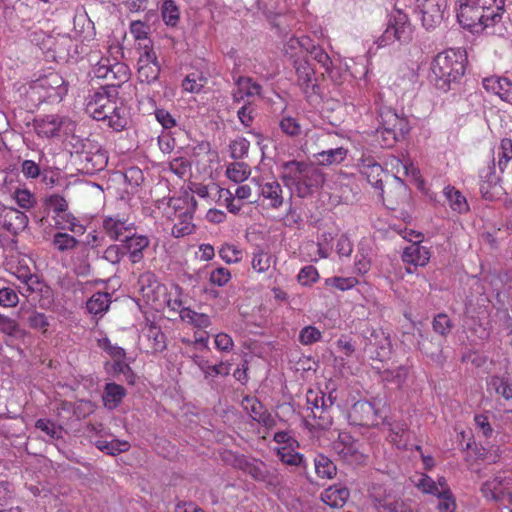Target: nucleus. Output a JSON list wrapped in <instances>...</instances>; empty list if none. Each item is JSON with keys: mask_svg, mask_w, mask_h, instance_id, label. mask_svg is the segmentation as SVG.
<instances>
[{"mask_svg": "<svg viewBox=\"0 0 512 512\" xmlns=\"http://www.w3.org/2000/svg\"><path fill=\"white\" fill-rule=\"evenodd\" d=\"M504 0H458L456 15L459 24L472 32L492 28V34H501L495 27L501 22Z\"/></svg>", "mask_w": 512, "mask_h": 512, "instance_id": "f257e3e1", "label": "nucleus"}, {"mask_svg": "<svg viewBox=\"0 0 512 512\" xmlns=\"http://www.w3.org/2000/svg\"><path fill=\"white\" fill-rule=\"evenodd\" d=\"M283 178L288 185L295 188L300 198H306L316 193L324 184L325 176L313 164L302 161H288L283 164Z\"/></svg>", "mask_w": 512, "mask_h": 512, "instance_id": "f03ea898", "label": "nucleus"}, {"mask_svg": "<svg viewBox=\"0 0 512 512\" xmlns=\"http://www.w3.org/2000/svg\"><path fill=\"white\" fill-rule=\"evenodd\" d=\"M466 57L461 51L446 50L438 53L430 65V80L444 91L452 82L464 75Z\"/></svg>", "mask_w": 512, "mask_h": 512, "instance_id": "7ed1b4c3", "label": "nucleus"}, {"mask_svg": "<svg viewBox=\"0 0 512 512\" xmlns=\"http://www.w3.org/2000/svg\"><path fill=\"white\" fill-rule=\"evenodd\" d=\"M512 472H499L481 486L482 495L495 502L512 503Z\"/></svg>", "mask_w": 512, "mask_h": 512, "instance_id": "20e7f679", "label": "nucleus"}, {"mask_svg": "<svg viewBox=\"0 0 512 512\" xmlns=\"http://www.w3.org/2000/svg\"><path fill=\"white\" fill-rule=\"evenodd\" d=\"M138 290L143 300L153 309H160L165 304L166 287L161 284L156 275L145 271L138 278Z\"/></svg>", "mask_w": 512, "mask_h": 512, "instance_id": "39448f33", "label": "nucleus"}, {"mask_svg": "<svg viewBox=\"0 0 512 512\" xmlns=\"http://www.w3.org/2000/svg\"><path fill=\"white\" fill-rule=\"evenodd\" d=\"M236 465L254 480L265 482L267 485L278 486L283 482L282 476L277 469L267 467L260 460L240 457L236 459Z\"/></svg>", "mask_w": 512, "mask_h": 512, "instance_id": "423d86ee", "label": "nucleus"}, {"mask_svg": "<svg viewBox=\"0 0 512 512\" xmlns=\"http://www.w3.org/2000/svg\"><path fill=\"white\" fill-rule=\"evenodd\" d=\"M411 35L412 27L407 14L399 9H394L390 14L388 26L379 40V45L384 46L394 40L407 42Z\"/></svg>", "mask_w": 512, "mask_h": 512, "instance_id": "0eeeda50", "label": "nucleus"}, {"mask_svg": "<svg viewBox=\"0 0 512 512\" xmlns=\"http://www.w3.org/2000/svg\"><path fill=\"white\" fill-rule=\"evenodd\" d=\"M170 206L175 209L176 223L172 228V235L174 237H184L190 235L194 231L193 211L196 206V201L191 198L190 202L184 200H171Z\"/></svg>", "mask_w": 512, "mask_h": 512, "instance_id": "6e6552de", "label": "nucleus"}, {"mask_svg": "<svg viewBox=\"0 0 512 512\" xmlns=\"http://www.w3.org/2000/svg\"><path fill=\"white\" fill-rule=\"evenodd\" d=\"M333 451L348 463H362L365 453L362 444L347 432H340L332 443Z\"/></svg>", "mask_w": 512, "mask_h": 512, "instance_id": "1a4fd4ad", "label": "nucleus"}, {"mask_svg": "<svg viewBox=\"0 0 512 512\" xmlns=\"http://www.w3.org/2000/svg\"><path fill=\"white\" fill-rule=\"evenodd\" d=\"M422 14V24L426 29H433L444 20L448 0H417Z\"/></svg>", "mask_w": 512, "mask_h": 512, "instance_id": "9d476101", "label": "nucleus"}, {"mask_svg": "<svg viewBox=\"0 0 512 512\" xmlns=\"http://www.w3.org/2000/svg\"><path fill=\"white\" fill-rule=\"evenodd\" d=\"M117 98L114 88H102L89 95L86 103V112L95 120L103 118L104 111L109 110L112 102ZM106 115H104L105 117Z\"/></svg>", "mask_w": 512, "mask_h": 512, "instance_id": "9b49d317", "label": "nucleus"}, {"mask_svg": "<svg viewBox=\"0 0 512 512\" xmlns=\"http://www.w3.org/2000/svg\"><path fill=\"white\" fill-rule=\"evenodd\" d=\"M160 65L155 52L145 47L138 59V79L143 83H151L158 79Z\"/></svg>", "mask_w": 512, "mask_h": 512, "instance_id": "f8f14e48", "label": "nucleus"}, {"mask_svg": "<svg viewBox=\"0 0 512 512\" xmlns=\"http://www.w3.org/2000/svg\"><path fill=\"white\" fill-rule=\"evenodd\" d=\"M103 229L111 240H125L134 230V223L120 215L108 216L103 220Z\"/></svg>", "mask_w": 512, "mask_h": 512, "instance_id": "ddd939ff", "label": "nucleus"}, {"mask_svg": "<svg viewBox=\"0 0 512 512\" xmlns=\"http://www.w3.org/2000/svg\"><path fill=\"white\" fill-rule=\"evenodd\" d=\"M100 121L106 123V125L114 131L124 130L129 123V114L126 106L119 101L117 98L112 102L109 110L104 111Z\"/></svg>", "mask_w": 512, "mask_h": 512, "instance_id": "4468645a", "label": "nucleus"}, {"mask_svg": "<svg viewBox=\"0 0 512 512\" xmlns=\"http://www.w3.org/2000/svg\"><path fill=\"white\" fill-rule=\"evenodd\" d=\"M259 189V194L269 201V206L273 209L280 208L284 203L283 189L276 180L261 181L259 178L251 179Z\"/></svg>", "mask_w": 512, "mask_h": 512, "instance_id": "2eb2a0df", "label": "nucleus"}, {"mask_svg": "<svg viewBox=\"0 0 512 512\" xmlns=\"http://www.w3.org/2000/svg\"><path fill=\"white\" fill-rule=\"evenodd\" d=\"M377 418V410L374 405L366 400H359L349 411V421L353 425H373Z\"/></svg>", "mask_w": 512, "mask_h": 512, "instance_id": "dca6fc26", "label": "nucleus"}, {"mask_svg": "<svg viewBox=\"0 0 512 512\" xmlns=\"http://www.w3.org/2000/svg\"><path fill=\"white\" fill-rule=\"evenodd\" d=\"M307 410L310 411L311 416L318 418L322 422L318 425L322 428H327L331 425L329 416H326L328 405L322 392L309 390L306 394Z\"/></svg>", "mask_w": 512, "mask_h": 512, "instance_id": "f3484780", "label": "nucleus"}, {"mask_svg": "<svg viewBox=\"0 0 512 512\" xmlns=\"http://www.w3.org/2000/svg\"><path fill=\"white\" fill-rule=\"evenodd\" d=\"M297 76V83L304 93H314L317 88V79L315 77V70L311 64L303 60H295L293 64Z\"/></svg>", "mask_w": 512, "mask_h": 512, "instance_id": "a211bd4d", "label": "nucleus"}, {"mask_svg": "<svg viewBox=\"0 0 512 512\" xmlns=\"http://www.w3.org/2000/svg\"><path fill=\"white\" fill-rule=\"evenodd\" d=\"M310 48L311 49L308 50V53L324 69L328 77L333 82L340 83L342 74L339 68L336 67L335 63L331 60L330 56L326 53V51L322 47L314 45L313 41L311 42Z\"/></svg>", "mask_w": 512, "mask_h": 512, "instance_id": "6ab92c4d", "label": "nucleus"}, {"mask_svg": "<svg viewBox=\"0 0 512 512\" xmlns=\"http://www.w3.org/2000/svg\"><path fill=\"white\" fill-rule=\"evenodd\" d=\"M27 215L15 208H5L0 215V223L9 232L18 234L28 225Z\"/></svg>", "mask_w": 512, "mask_h": 512, "instance_id": "aec40b11", "label": "nucleus"}, {"mask_svg": "<svg viewBox=\"0 0 512 512\" xmlns=\"http://www.w3.org/2000/svg\"><path fill=\"white\" fill-rule=\"evenodd\" d=\"M96 78L112 80L119 78L120 81L127 79V67L122 63L111 64L109 59H101L93 68Z\"/></svg>", "mask_w": 512, "mask_h": 512, "instance_id": "412c9836", "label": "nucleus"}, {"mask_svg": "<svg viewBox=\"0 0 512 512\" xmlns=\"http://www.w3.org/2000/svg\"><path fill=\"white\" fill-rule=\"evenodd\" d=\"M483 87L503 101L512 104V81L509 79L499 76L487 77L483 79Z\"/></svg>", "mask_w": 512, "mask_h": 512, "instance_id": "4be33fe9", "label": "nucleus"}, {"mask_svg": "<svg viewBox=\"0 0 512 512\" xmlns=\"http://www.w3.org/2000/svg\"><path fill=\"white\" fill-rule=\"evenodd\" d=\"M311 42L308 36H291L284 42L283 53L294 64L295 60H302L301 56L308 53Z\"/></svg>", "mask_w": 512, "mask_h": 512, "instance_id": "5701e85b", "label": "nucleus"}, {"mask_svg": "<svg viewBox=\"0 0 512 512\" xmlns=\"http://www.w3.org/2000/svg\"><path fill=\"white\" fill-rule=\"evenodd\" d=\"M124 249L132 263H139L143 259V251L148 248L150 240L145 235L130 234L124 240Z\"/></svg>", "mask_w": 512, "mask_h": 512, "instance_id": "b1692460", "label": "nucleus"}, {"mask_svg": "<svg viewBox=\"0 0 512 512\" xmlns=\"http://www.w3.org/2000/svg\"><path fill=\"white\" fill-rule=\"evenodd\" d=\"M349 497V489L342 484L332 485L321 493V500L331 508H342Z\"/></svg>", "mask_w": 512, "mask_h": 512, "instance_id": "393cba45", "label": "nucleus"}, {"mask_svg": "<svg viewBox=\"0 0 512 512\" xmlns=\"http://www.w3.org/2000/svg\"><path fill=\"white\" fill-rule=\"evenodd\" d=\"M65 118L58 115H46L35 121L36 133L41 137L51 138L58 134Z\"/></svg>", "mask_w": 512, "mask_h": 512, "instance_id": "a878e982", "label": "nucleus"}, {"mask_svg": "<svg viewBox=\"0 0 512 512\" xmlns=\"http://www.w3.org/2000/svg\"><path fill=\"white\" fill-rule=\"evenodd\" d=\"M404 263L414 266H425L430 260V252L428 248L421 246L419 243H412L407 246L402 254Z\"/></svg>", "mask_w": 512, "mask_h": 512, "instance_id": "bb28decb", "label": "nucleus"}, {"mask_svg": "<svg viewBox=\"0 0 512 512\" xmlns=\"http://www.w3.org/2000/svg\"><path fill=\"white\" fill-rule=\"evenodd\" d=\"M54 226L59 230H68L75 235H83L85 226L68 210L53 216Z\"/></svg>", "mask_w": 512, "mask_h": 512, "instance_id": "cd10ccee", "label": "nucleus"}, {"mask_svg": "<svg viewBox=\"0 0 512 512\" xmlns=\"http://www.w3.org/2000/svg\"><path fill=\"white\" fill-rule=\"evenodd\" d=\"M360 173L375 188L383 191L382 175L384 173L380 164L372 159L363 160L360 164Z\"/></svg>", "mask_w": 512, "mask_h": 512, "instance_id": "c85d7f7f", "label": "nucleus"}, {"mask_svg": "<svg viewBox=\"0 0 512 512\" xmlns=\"http://www.w3.org/2000/svg\"><path fill=\"white\" fill-rule=\"evenodd\" d=\"M143 338L146 340L147 351L151 353L161 352L166 348L165 335L159 327L147 325L143 330Z\"/></svg>", "mask_w": 512, "mask_h": 512, "instance_id": "c756f323", "label": "nucleus"}, {"mask_svg": "<svg viewBox=\"0 0 512 512\" xmlns=\"http://www.w3.org/2000/svg\"><path fill=\"white\" fill-rule=\"evenodd\" d=\"M381 127L388 130H394L397 134L406 135L410 126L406 118L399 117L397 113L392 110H386L381 113Z\"/></svg>", "mask_w": 512, "mask_h": 512, "instance_id": "7c9ffc66", "label": "nucleus"}, {"mask_svg": "<svg viewBox=\"0 0 512 512\" xmlns=\"http://www.w3.org/2000/svg\"><path fill=\"white\" fill-rule=\"evenodd\" d=\"M193 363L201 370L206 379L215 378L217 376H226L229 374V365L224 362L211 365L208 360L201 356L193 355L191 357Z\"/></svg>", "mask_w": 512, "mask_h": 512, "instance_id": "2f4dec72", "label": "nucleus"}, {"mask_svg": "<svg viewBox=\"0 0 512 512\" xmlns=\"http://www.w3.org/2000/svg\"><path fill=\"white\" fill-rule=\"evenodd\" d=\"M480 192L486 199H492L499 193L498 176L493 168L488 167L480 174Z\"/></svg>", "mask_w": 512, "mask_h": 512, "instance_id": "473e14b6", "label": "nucleus"}, {"mask_svg": "<svg viewBox=\"0 0 512 512\" xmlns=\"http://www.w3.org/2000/svg\"><path fill=\"white\" fill-rule=\"evenodd\" d=\"M126 394V389L122 385L107 383L102 395L104 407L109 410L117 408Z\"/></svg>", "mask_w": 512, "mask_h": 512, "instance_id": "72a5a7b5", "label": "nucleus"}, {"mask_svg": "<svg viewBox=\"0 0 512 512\" xmlns=\"http://www.w3.org/2000/svg\"><path fill=\"white\" fill-rule=\"evenodd\" d=\"M261 86L253 82L249 77H239L236 81V86L233 91V99L235 102L244 100L245 97H252L259 95Z\"/></svg>", "mask_w": 512, "mask_h": 512, "instance_id": "f704fd0d", "label": "nucleus"}, {"mask_svg": "<svg viewBox=\"0 0 512 512\" xmlns=\"http://www.w3.org/2000/svg\"><path fill=\"white\" fill-rule=\"evenodd\" d=\"M348 154V150L343 147L323 150L314 154V158L319 165L329 166L342 163Z\"/></svg>", "mask_w": 512, "mask_h": 512, "instance_id": "c9c22d12", "label": "nucleus"}, {"mask_svg": "<svg viewBox=\"0 0 512 512\" xmlns=\"http://www.w3.org/2000/svg\"><path fill=\"white\" fill-rule=\"evenodd\" d=\"M110 303L109 293L97 292L87 301L86 308L90 314L102 317L107 312Z\"/></svg>", "mask_w": 512, "mask_h": 512, "instance_id": "e433bc0d", "label": "nucleus"}, {"mask_svg": "<svg viewBox=\"0 0 512 512\" xmlns=\"http://www.w3.org/2000/svg\"><path fill=\"white\" fill-rule=\"evenodd\" d=\"M444 196L450 208L457 213H466L469 210V205L466 197L455 187L447 186L444 188Z\"/></svg>", "mask_w": 512, "mask_h": 512, "instance_id": "4c0bfd02", "label": "nucleus"}, {"mask_svg": "<svg viewBox=\"0 0 512 512\" xmlns=\"http://www.w3.org/2000/svg\"><path fill=\"white\" fill-rule=\"evenodd\" d=\"M315 472L318 477L323 479H332L336 476L337 467L327 456L318 454L314 458Z\"/></svg>", "mask_w": 512, "mask_h": 512, "instance_id": "58836bf2", "label": "nucleus"}, {"mask_svg": "<svg viewBox=\"0 0 512 512\" xmlns=\"http://www.w3.org/2000/svg\"><path fill=\"white\" fill-rule=\"evenodd\" d=\"M250 174V167L244 162H232L226 168V176L235 183L244 182Z\"/></svg>", "mask_w": 512, "mask_h": 512, "instance_id": "ea45409f", "label": "nucleus"}, {"mask_svg": "<svg viewBox=\"0 0 512 512\" xmlns=\"http://www.w3.org/2000/svg\"><path fill=\"white\" fill-rule=\"evenodd\" d=\"M181 319L199 329L208 328L212 324L209 315L198 313L190 308L181 311Z\"/></svg>", "mask_w": 512, "mask_h": 512, "instance_id": "a19ab883", "label": "nucleus"}, {"mask_svg": "<svg viewBox=\"0 0 512 512\" xmlns=\"http://www.w3.org/2000/svg\"><path fill=\"white\" fill-rule=\"evenodd\" d=\"M95 445L99 450L113 456L122 452H126L130 448V444L127 441L119 439H112L110 441L97 440Z\"/></svg>", "mask_w": 512, "mask_h": 512, "instance_id": "79ce46f5", "label": "nucleus"}, {"mask_svg": "<svg viewBox=\"0 0 512 512\" xmlns=\"http://www.w3.org/2000/svg\"><path fill=\"white\" fill-rule=\"evenodd\" d=\"M277 455L279 456L280 460L286 465L306 467L304 456L296 452L290 446H282L278 448Z\"/></svg>", "mask_w": 512, "mask_h": 512, "instance_id": "37998d69", "label": "nucleus"}, {"mask_svg": "<svg viewBox=\"0 0 512 512\" xmlns=\"http://www.w3.org/2000/svg\"><path fill=\"white\" fill-rule=\"evenodd\" d=\"M78 240L67 233L57 232L52 239V245L59 252H67L75 249L78 245Z\"/></svg>", "mask_w": 512, "mask_h": 512, "instance_id": "c03bdc74", "label": "nucleus"}, {"mask_svg": "<svg viewBox=\"0 0 512 512\" xmlns=\"http://www.w3.org/2000/svg\"><path fill=\"white\" fill-rule=\"evenodd\" d=\"M12 198L16 201L17 205L24 209L30 210L36 205L35 195L27 188H17L12 193Z\"/></svg>", "mask_w": 512, "mask_h": 512, "instance_id": "a18cd8bd", "label": "nucleus"}, {"mask_svg": "<svg viewBox=\"0 0 512 512\" xmlns=\"http://www.w3.org/2000/svg\"><path fill=\"white\" fill-rule=\"evenodd\" d=\"M376 506L380 512H413L410 507L400 499L385 498L377 500Z\"/></svg>", "mask_w": 512, "mask_h": 512, "instance_id": "49530a36", "label": "nucleus"}, {"mask_svg": "<svg viewBox=\"0 0 512 512\" xmlns=\"http://www.w3.org/2000/svg\"><path fill=\"white\" fill-rule=\"evenodd\" d=\"M272 256L269 252L262 249H257L253 253L252 268L257 273H265L271 267Z\"/></svg>", "mask_w": 512, "mask_h": 512, "instance_id": "de8ad7c7", "label": "nucleus"}, {"mask_svg": "<svg viewBox=\"0 0 512 512\" xmlns=\"http://www.w3.org/2000/svg\"><path fill=\"white\" fill-rule=\"evenodd\" d=\"M488 390L495 391L501 395L506 401L512 400V384H507L504 379L493 376L487 382Z\"/></svg>", "mask_w": 512, "mask_h": 512, "instance_id": "09e8293b", "label": "nucleus"}, {"mask_svg": "<svg viewBox=\"0 0 512 512\" xmlns=\"http://www.w3.org/2000/svg\"><path fill=\"white\" fill-rule=\"evenodd\" d=\"M512 160V140L504 138L500 142L497 151V163L499 169L503 172L507 164Z\"/></svg>", "mask_w": 512, "mask_h": 512, "instance_id": "8fccbe9b", "label": "nucleus"}, {"mask_svg": "<svg viewBox=\"0 0 512 512\" xmlns=\"http://www.w3.org/2000/svg\"><path fill=\"white\" fill-rule=\"evenodd\" d=\"M250 142L244 137H237L229 144L230 156L233 159H243L248 155Z\"/></svg>", "mask_w": 512, "mask_h": 512, "instance_id": "3c124183", "label": "nucleus"}, {"mask_svg": "<svg viewBox=\"0 0 512 512\" xmlns=\"http://www.w3.org/2000/svg\"><path fill=\"white\" fill-rule=\"evenodd\" d=\"M219 255L228 264L238 263L242 260L243 252L237 246L224 244L219 250Z\"/></svg>", "mask_w": 512, "mask_h": 512, "instance_id": "603ef678", "label": "nucleus"}, {"mask_svg": "<svg viewBox=\"0 0 512 512\" xmlns=\"http://www.w3.org/2000/svg\"><path fill=\"white\" fill-rule=\"evenodd\" d=\"M279 126L281 131L290 137H297L302 132L300 123L292 116H283L280 120Z\"/></svg>", "mask_w": 512, "mask_h": 512, "instance_id": "864d4df0", "label": "nucleus"}, {"mask_svg": "<svg viewBox=\"0 0 512 512\" xmlns=\"http://www.w3.org/2000/svg\"><path fill=\"white\" fill-rule=\"evenodd\" d=\"M35 427L44 432L50 439H59L62 437V428L48 419H38Z\"/></svg>", "mask_w": 512, "mask_h": 512, "instance_id": "5fc2aeb1", "label": "nucleus"}, {"mask_svg": "<svg viewBox=\"0 0 512 512\" xmlns=\"http://www.w3.org/2000/svg\"><path fill=\"white\" fill-rule=\"evenodd\" d=\"M404 136L403 134H397L394 130H388L382 127L376 130V137L383 147H392L397 141L404 138Z\"/></svg>", "mask_w": 512, "mask_h": 512, "instance_id": "6e6d98bb", "label": "nucleus"}, {"mask_svg": "<svg viewBox=\"0 0 512 512\" xmlns=\"http://www.w3.org/2000/svg\"><path fill=\"white\" fill-rule=\"evenodd\" d=\"M179 9L173 0H166L162 6V17L167 25L174 26L179 20Z\"/></svg>", "mask_w": 512, "mask_h": 512, "instance_id": "4d7b16f0", "label": "nucleus"}, {"mask_svg": "<svg viewBox=\"0 0 512 512\" xmlns=\"http://www.w3.org/2000/svg\"><path fill=\"white\" fill-rule=\"evenodd\" d=\"M242 407L254 421H256L265 410L264 406L257 398L249 396L243 398Z\"/></svg>", "mask_w": 512, "mask_h": 512, "instance_id": "13d9d810", "label": "nucleus"}, {"mask_svg": "<svg viewBox=\"0 0 512 512\" xmlns=\"http://www.w3.org/2000/svg\"><path fill=\"white\" fill-rule=\"evenodd\" d=\"M358 284L355 277H330L325 280V285L334 287L340 291L350 290Z\"/></svg>", "mask_w": 512, "mask_h": 512, "instance_id": "bf43d9fd", "label": "nucleus"}, {"mask_svg": "<svg viewBox=\"0 0 512 512\" xmlns=\"http://www.w3.org/2000/svg\"><path fill=\"white\" fill-rule=\"evenodd\" d=\"M415 486L423 493L437 496L439 494L438 492V485L436 482L428 475L421 474L416 480H415Z\"/></svg>", "mask_w": 512, "mask_h": 512, "instance_id": "052dcab7", "label": "nucleus"}, {"mask_svg": "<svg viewBox=\"0 0 512 512\" xmlns=\"http://www.w3.org/2000/svg\"><path fill=\"white\" fill-rule=\"evenodd\" d=\"M9 272L15 276L21 283L27 286V290H31V282H33L34 276L26 265L10 266Z\"/></svg>", "mask_w": 512, "mask_h": 512, "instance_id": "680f3d73", "label": "nucleus"}, {"mask_svg": "<svg viewBox=\"0 0 512 512\" xmlns=\"http://www.w3.org/2000/svg\"><path fill=\"white\" fill-rule=\"evenodd\" d=\"M432 327L435 333L446 337L451 331L452 323L446 314L439 313L434 317Z\"/></svg>", "mask_w": 512, "mask_h": 512, "instance_id": "e2e57ef3", "label": "nucleus"}, {"mask_svg": "<svg viewBox=\"0 0 512 512\" xmlns=\"http://www.w3.org/2000/svg\"><path fill=\"white\" fill-rule=\"evenodd\" d=\"M45 205L54 213V215L68 210V203L66 199L59 194H51L46 197Z\"/></svg>", "mask_w": 512, "mask_h": 512, "instance_id": "0e129e2a", "label": "nucleus"}, {"mask_svg": "<svg viewBox=\"0 0 512 512\" xmlns=\"http://www.w3.org/2000/svg\"><path fill=\"white\" fill-rule=\"evenodd\" d=\"M231 280V273L227 268L218 267L211 270L209 281L212 285L223 287Z\"/></svg>", "mask_w": 512, "mask_h": 512, "instance_id": "69168bd1", "label": "nucleus"}, {"mask_svg": "<svg viewBox=\"0 0 512 512\" xmlns=\"http://www.w3.org/2000/svg\"><path fill=\"white\" fill-rule=\"evenodd\" d=\"M408 377V370L403 366H399L394 370H387L384 372V379L388 382L394 383L401 387Z\"/></svg>", "mask_w": 512, "mask_h": 512, "instance_id": "338daca9", "label": "nucleus"}, {"mask_svg": "<svg viewBox=\"0 0 512 512\" xmlns=\"http://www.w3.org/2000/svg\"><path fill=\"white\" fill-rule=\"evenodd\" d=\"M439 499L438 510L440 512H454L456 509V501L452 492H448L447 495L440 493L436 496Z\"/></svg>", "mask_w": 512, "mask_h": 512, "instance_id": "774afa93", "label": "nucleus"}]
</instances>
